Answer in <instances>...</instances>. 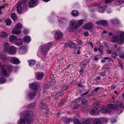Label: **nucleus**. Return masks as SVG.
Here are the masks:
<instances>
[{"instance_id": "f257e3e1", "label": "nucleus", "mask_w": 124, "mask_h": 124, "mask_svg": "<svg viewBox=\"0 0 124 124\" xmlns=\"http://www.w3.org/2000/svg\"><path fill=\"white\" fill-rule=\"evenodd\" d=\"M123 106V104L120 102L115 101L114 104H110L107 105L106 108H103L101 109V113H108L112 111V109H116L117 107H121Z\"/></svg>"}, {"instance_id": "f03ea898", "label": "nucleus", "mask_w": 124, "mask_h": 124, "mask_svg": "<svg viewBox=\"0 0 124 124\" xmlns=\"http://www.w3.org/2000/svg\"><path fill=\"white\" fill-rule=\"evenodd\" d=\"M24 117L21 119L20 124H25L26 123L30 124L34 119V116L31 111H28L24 114Z\"/></svg>"}, {"instance_id": "7ed1b4c3", "label": "nucleus", "mask_w": 124, "mask_h": 124, "mask_svg": "<svg viewBox=\"0 0 124 124\" xmlns=\"http://www.w3.org/2000/svg\"><path fill=\"white\" fill-rule=\"evenodd\" d=\"M118 36L114 35L112 37L110 42H117L119 44L124 43V32L119 31L118 32Z\"/></svg>"}, {"instance_id": "20e7f679", "label": "nucleus", "mask_w": 124, "mask_h": 124, "mask_svg": "<svg viewBox=\"0 0 124 124\" xmlns=\"http://www.w3.org/2000/svg\"><path fill=\"white\" fill-rule=\"evenodd\" d=\"M52 45V44L51 42H49L46 44L42 45L40 48V51L42 54L43 55H46Z\"/></svg>"}, {"instance_id": "39448f33", "label": "nucleus", "mask_w": 124, "mask_h": 124, "mask_svg": "<svg viewBox=\"0 0 124 124\" xmlns=\"http://www.w3.org/2000/svg\"><path fill=\"white\" fill-rule=\"evenodd\" d=\"M23 5L22 4H20L19 3L17 4V5L16 7L17 8V11L18 14H21L22 12V8H23Z\"/></svg>"}, {"instance_id": "423d86ee", "label": "nucleus", "mask_w": 124, "mask_h": 124, "mask_svg": "<svg viewBox=\"0 0 124 124\" xmlns=\"http://www.w3.org/2000/svg\"><path fill=\"white\" fill-rule=\"evenodd\" d=\"M16 51V48L13 46H11L8 50V53L10 54H15Z\"/></svg>"}, {"instance_id": "0eeeda50", "label": "nucleus", "mask_w": 124, "mask_h": 124, "mask_svg": "<svg viewBox=\"0 0 124 124\" xmlns=\"http://www.w3.org/2000/svg\"><path fill=\"white\" fill-rule=\"evenodd\" d=\"M38 2V1L37 0H30L28 3V6L30 8L33 7Z\"/></svg>"}, {"instance_id": "6e6552de", "label": "nucleus", "mask_w": 124, "mask_h": 124, "mask_svg": "<svg viewBox=\"0 0 124 124\" xmlns=\"http://www.w3.org/2000/svg\"><path fill=\"white\" fill-rule=\"evenodd\" d=\"M90 113L92 115H97L99 114V111L97 108H94L92 109Z\"/></svg>"}, {"instance_id": "1a4fd4ad", "label": "nucleus", "mask_w": 124, "mask_h": 124, "mask_svg": "<svg viewBox=\"0 0 124 124\" xmlns=\"http://www.w3.org/2000/svg\"><path fill=\"white\" fill-rule=\"evenodd\" d=\"M38 84L37 83H33L30 84V88L34 90H36L38 89Z\"/></svg>"}, {"instance_id": "9d476101", "label": "nucleus", "mask_w": 124, "mask_h": 124, "mask_svg": "<svg viewBox=\"0 0 124 124\" xmlns=\"http://www.w3.org/2000/svg\"><path fill=\"white\" fill-rule=\"evenodd\" d=\"M96 23L98 24H101L104 26H107L108 25V23L107 21L105 20L100 21L97 22Z\"/></svg>"}, {"instance_id": "9b49d317", "label": "nucleus", "mask_w": 124, "mask_h": 124, "mask_svg": "<svg viewBox=\"0 0 124 124\" xmlns=\"http://www.w3.org/2000/svg\"><path fill=\"white\" fill-rule=\"evenodd\" d=\"M63 36V33L60 31H57L55 35V37L57 39L61 38Z\"/></svg>"}, {"instance_id": "f8f14e48", "label": "nucleus", "mask_w": 124, "mask_h": 124, "mask_svg": "<svg viewBox=\"0 0 124 124\" xmlns=\"http://www.w3.org/2000/svg\"><path fill=\"white\" fill-rule=\"evenodd\" d=\"M11 62L13 64H17L19 63L20 61L19 60L16 58L12 57L11 59Z\"/></svg>"}, {"instance_id": "ddd939ff", "label": "nucleus", "mask_w": 124, "mask_h": 124, "mask_svg": "<svg viewBox=\"0 0 124 124\" xmlns=\"http://www.w3.org/2000/svg\"><path fill=\"white\" fill-rule=\"evenodd\" d=\"M93 25L91 23L87 24L85 25L82 26V27L83 29H85L89 30L93 26Z\"/></svg>"}, {"instance_id": "4468645a", "label": "nucleus", "mask_w": 124, "mask_h": 124, "mask_svg": "<svg viewBox=\"0 0 124 124\" xmlns=\"http://www.w3.org/2000/svg\"><path fill=\"white\" fill-rule=\"evenodd\" d=\"M27 48L25 46H23L19 48V51L20 54L25 53L26 51Z\"/></svg>"}, {"instance_id": "2eb2a0df", "label": "nucleus", "mask_w": 124, "mask_h": 124, "mask_svg": "<svg viewBox=\"0 0 124 124\" xmlns=\"http://www.w3.org/2000/svg\"><path fill=\"white\" fill-rule=\"evenodd\" d=\"M17 38V37L15 35H11L9 37V40L11 43L15 42Z\"/></svg>"}, {"instance_id": "dca6fc26", "label": "nucleus", "mask_w": 124, "mask_h": 124, "mask_svg": "<svg viewBox=\"0 0 124 124\" xmlns=\"http://www.w3.org/2000/svg\"><path fill=\"white\" fill-rule=\"evenodd\" d=\"M20 30L15 27L12 31V34H19L20 33Z\"/></svg>"}, {"instance_id": "f3484780", "label": "nucleus", "mask_w": 124, "mask_h": 124, "mask_svg": "<svg viewBox=\"0 0 124 124\" xmlns=\"http://www.w3.org/2000/svg\"><path fill=\"white\" fill-rule=\"evenodd\" d=\"M103 69H104L105 70V71L104 72H101L99 73V75L101 76L102 77H104L106 75V71H109V69L108 67L103 68Z\"/></svg>"}, {"instance_id": "a211bd4d", "label": "nucleus", "mask_w": 124, "mask_h": 124, "mask_svg": "<svg viewBox=\"0 0 124 124\" xmlns=\"http://www.w3.org/2000/svg\"><path fill=\"white\" fill-rule=\"evenodd\" d=\"M78 27V25H76L75 27H73L70 25L69 24V26L67 29V31L69 32H71L74 29H76Z\"/></svg>"}, {"instance_id": "6ab92c4d", "label": "nucleus", "mask_w": 124, "mask_h": 124, "mask_svg": "<svg viewBox=\"0 0 124 124\" xmlns=\"http://www.w3.org/2000/svg\"><path fill=\"white\" fill-rule=\"evenodd\" d=\"M15 42L16 45L18 46H20L22 44V40L20 38H17Z\"/></svg>"}, {"instance_id": "aec40b11", "label": "nucleus", "mask_w": 124, "mask_h": 124, "mask_svg": "<svg viewBox=\"0 0 124 124\" xmlns=\"http://www.w3.org/2000/svg\"><path fill=\"white\" fill-rule=\"evenodd\" d=\"M44 74L42 72H39L37 74L36 78L37 79L40 80L42 78Z\"/></svg>"}, {"instance_id": "412c9836", "label": "nucleus", "mask_w": 124, "mask_h": 124, "mask_svg": "<svg viewBox=\"0 0 124 124\" xmlns=\"http://www.w3.org/2000/svg\"><path fill=\"white\" fill-rule=\"evenodd\" d=\"M23 40L25 42L28 43L31 41V39L29 36H26L23 37Z\"/></svg>"}, {"instance_id": "4be33fe9", "label": "nucleus", "mask_w": 124, "mask_h": 124, "mask_svg": "<svg viewBox=\"0 0 124 124\" xmlns=\"http://www.w3.org/2000/svg\"><path fill=\"white\" fill-rule=\"evenodd\" d=\"M8 36V33L5 31L2 32L0 33V37L2 38H4Z\"/></svg>"}, {"instance_id": "5701e85b", "label": "nucleus", "mask_w": 124, "mask_h": 124, "mask_svg": "<svg viewBox=\"0 0 124 124\" xmlns=\"http://www.w3.org/2000/svg\"><path fill=\"white\" fill-rule=\"evenodd\" d=\"M91 122V120L89 119H84L82 121V124H90Z\"/></svg>"}, {"instance_id": "b1692460", "label": "nucleus", "mask_w": 124, "mask_h": 124, "mask_svg": "<svg viewBox=\"0 0 124 124\" xmlns=\"http://www.w3.org/2000/svg\"><path fill=\"white\" fill-rule=\"evenodd\" d=\"M39 107L40 109H45L46 108V105L45 104L41 102L39 105Z\"/></svg>"}, {"instance_id": "393cba45", "label": "nucleus", "mask_w": 124, "mask_h": 124, "mask_svg": "<svg viewBox=\"0 0 124 124\" xmlns=\"http://www.w3.org/2000/svg\"><path fill=\"white\" fill-rule=\"evenodd\" d=\"M36 94V91H33L31 92H30L29 93V97L30 98H32L35 97Z\"/></svg>"}, {"instance_id": "a878e982", "label": "nucleus", "mask_w": 124, "mask_h": 124, "mask_svg": "<svg viewBox=\"0 0 124 124\" xmlns=\"http://www.w3.org/2000/svg\"><path fill=\"white\" fill-rule=\"evenodd\" d=\"M6 25L9 26L12 23V21L9 18H6L5 21Z\"/></svg>"}, {"instance_id": "bb28decb", "label": "nucleus", "mask_w": 124, "mask_h": 124, "mask_svg": "<svg viewBox=\"0 0 124 124\" xmlns=\"http://www.w3.org/2000/svg\"><path fill=\"white\" fill-rule=\"evenodd\" d=\"M70 25L72 26L73 27H75L76 25H77L76 21L74 20H72L70 23Z\"/></svg>"}, {"instance_id": "cd10ccee", "label": "nucleus", "mask_w": 124, "mask_h": 124, "mask_svg": "<svg viewBox=\"0 0 124 124\" xmlns=\"http://www.w3.org/2000/svg\"><path fill=\"white\" fill-rule=\"evenodd\" d=\"M28 0H23L20 3V4H22L23 5L22 6H23V8H26L27 7V5L26 4V3L27 2Z\"/></svg>"}, {"instance_id": "c85d7f7f", "label": "nucleus", "mask_w": 124, "mask_h": 124, "mask_svg": "<svg viewBox=\"0 0 124 124\" xmlns=\"http://www.w3.org/2000/svg\"><path fill=\"white\" fill-rule=\"evenodd\" d=\"M111 22L114 25H116L119 23V21L117 19H115L112 20Z\"/></svg>"}, {"instance_id": "c756f323", "label": "nucleus", "mask_w": 124, "mask_h": 124, "mask_svg": "<svg viewBox=\"0 0 124 124\" xmlns=\"http://www.w3.org/2000/svg\"><path fill=\"white\" fill-rule=\"evenodd\" d=\"M124 3V0H119L115 2V4L117 5H120Z\"/></svg>"}, {"instance_id": "7c9ffc66", "label": "nucleus", "mask_w": 124, "mask_h": 124, "mask_svg": "<svg viewBox=\"0 0 124 124\" xmlns=\"http://www.w3.org/2000/svg\"><path fill=\"white\" fill-rule=\"evenodd\" d=\"M79 14V12L76 10H73L71 12L72 15L74 16H76L78 15Z\"/></svg>"}, {"instance_id": "2f4dec72", "label": "nucleus", "mask_w": 124, "mask_h": 124, "mask_svg": "<svg viewBox=\"0 0 124 124\" xmlns=\"http://www.w3.org/2000/svg\"><path fill=\"white\" fill-rule=\"evenodd\" d=\"M98 50L101 53L103 54L102 49H103V47L102 46L101 44H99L98 46Z\"/></svg>"}, {"instance_id": "473e14b6", "label": "nucleus", "mask_w": 124, "mask_h": 124, "mask_svg": "<svg viewBox=\"0 0 124 124\" xmlns=\"http://www.w3.org/2000/svg\"><path fill=\"white\" fill-rule=\"evenodd\" d=\"M106 8V7L105 6H103L99 8V10L100 12L102 13L105 11Z\"/></svg>"}, {"instance_id": "72a5a7b5", "label": "nucleus", "mask_w": 124, "mask_h": 124, "mask_svg": "<svg viewBox=\"0 0 124 124\" xmlns=\"http://www.w3.org/2000/svg\"><path fill=\"white\" fill-rule=\"evenodd\" d=\"M29 65L32 66L35 63V61L33 60H31L28 61Z\"/></svg>"}, {"instance_id": "f704fd0d", "label": "nucleus", "mask_w": 124, "mask_h": 124, "mask_svg": "<svg viewBox=\"0 0 124 124\" xmlns=\"http://www.w3.org/2000/svg\"><path fill=\"white\" fill-rule=\"evenodd\" d=\"M13 68V67L10 65H8L6 67V69L9 72H11L12 71V69Z\"/></svg>"}, {"instance_id": "c9c22d12", "label": "nucleus", "mask_w": 124, "mask_h": 124, "mask_svg": "<svg viewBox=\"0 0 124 124\" xmlns=\"http://www.w3.org/2000/svg\"><path fill=\"white\" fill-rule=\"evenodd\" d=\"M93 124H101L100 120L97 119H96L94 120L93 122Z\"/></svg>"}, {"instance_id": "e433bc0d", "label": "nucleus", "mask_w": 124, "mask_h": 124, "mask_svg": "<svg viewBox=\"0 0 124 124\" xmlns=\"http://www.w3.org/2000/svg\"><path fill=\"white\" fill-rule=\"evenodd\" d=\"M11 16V18L14 20H16L17 19V16L14 13H12Z\"/></svg>"}, {"instance_id": "4c0bfd02", "label": "nucleus", "mask_w": 124, "mask_h": 124, "mask_svg": "<svg viewBox=\"0 0 124 124\" xmlns=\"http://www.w3.org/2000/svg\"><path fill=\"white\" fill-rule=\"evenodd\" d=\"M73 122L75 124H81L79 120L77 118L75 119Z\"/></svg>"}, {"instance_id": "58836bf2", "label": "nucleus", "mask_w": 124, "mask_h": 124, "mask_svg": "<svg viewBox=\"0 0 124 124\" xmlns=\"http://www.w3.org/2000/svg\"><path fill=\"white\" fill-rule=\"evenodd\" d=\"M63 121L66 123L70 122L71 120V118H68L67 117H65L63 119Z\"/></svg>"}, {"instance_id": "ea45409f", "label": "nucleus", "mask_w": 124, "mask_h": 124, "mask_svg": "<svg viewBox=\"0 0 124 124\" xmlns=\"http://www.w3.org/2000/svg\"><path fill=\"white\" fill-rule=\"evenodd\" d=\"M68 45L72 47H74L75 46L76 44L72 42H70L68 43Z\"/></svg>"}, {"instance_id": "a19ab883", "label": "nucleus", "mask_w": 124, "mask_h": 124, "mask_svg": "<svg viewBox=\"0 0 124 124\" xmlns=\"http://www.w3.org/2000/svg\"><path fill=\"white\" fill-rule=\"evenodd\" d=\"M4 48L6 50H7L9 48V45L8 43L5 42L4 44Z\"/></svg>"}, {"instance_id": "79ce46f5", "label": "nucleus", "mask_w": 124, "mask_h": 124, "mask_svg": "<svg viewBox=\"0 0 124 124\" xmlns=\"http://www.w3.org/2000/svg\"><path fill=\"white\" fill-rule=\"evenodd\" d=\"M84 23V20H80L78 22L77 25H79L78 27L79 26L82 25Z\"/></svg>"}, {"instance_id": "37998d69", "label": "nucleus", "mask_w": 124, "mask_h": 124, "mask_svg": "<svg viewBox=\"0 0 124 124\" xmlns=\"http://www.w3.org/2000/svg\"><path fill=\"white\" fill-rule=\"evenodd\" d=\"M52 96L56 98L60 96L59 95V92L58 91L54 94V95H52Z\"/></svg>"}, {"instance_id": "c03bdc74", "label": "nucleus", "mask_w": 124, "mask_h": 124, "mask_svg": "<svg viewBox=\"0 0 124 124\" xmlns=\"http://www.w3.org/2000/svg\"><path fill=\"white\" fill-rule=\"evenodd\" d=\"M15 27L19 30L22 28V26L21 23H18L15 26Z\"/></svg>"}, {"instance_id": "a18cd8bd", "label": "nucleus", "mask_w": 124, "mask_h": 124, "mask_svg": "<svg viewBox=\"0 0 124 124\" xmlns=\"http://www.w3.org/2000/svg\"><path fill=\"white\" fill-rule=\"evenodd\" d=\"M79 48L76 47L74 49V52L76 54H79L80 53L79 51Z\"/></svg>"}, {"instance_id": "49530a36", "label": "nucleus", "mask_w": 124, "mask_h": 124, "mask_svg": "<svg viewBox=\"0 0 124 124\" xmlns=\"http://www.w3.org/2000/svg\"><path fill=\"white\" fill-rule=\"evenodd\" d=\"M1 71L3 74L5 76H7L8 75L7 72L5 69H3Z\"/></svg>"}, {"instance_id": "de8ad7c7", "label": "nucleus", "mask_w": 124, "mask_h": 124, "mask_svg": "<svg viewBox=\"0 0 124 124\" xmlns=\"http://www.w3.org/2000/svg\"><path fill=\"white\" fill-rule=\"evenodd\" d=\"M101 56H100L97 55H96L94 57V59L95 60V61H97L99 59H100V58Z\"/></svg>"}, {"instance_id": "09e8293b", "label": "nucleus", "mask_w": 124, "mask_h": 124, "mask_svg": "<svg viewBox=\"0 0 124 124\" xmlns=\"http://www.w3.org/2000/svg\"><path fill=\"white\" fill-rule=\"evenodd\" d=\"M6 80L4 78H0V83L3 84L5 82Z\"/></svg>"}, {"instance_id": "8fccbe9b", "label": "nucleus", "mask_w": 124, "mask_h": 124, "mask_svg": "<svg viewBox=\"0 0 124 124\" xmlns=\"http://www.w3.org/2000/svg\"><path fill=\"white\" fill-rule=\"evenodd\" d=\"M0 58L3 59H4L5 58V56L2 53H0Z\"/></svg>"}, {"instance_id": "3c124183", "label": "nucleus", "mask_w": 124, "mask_h": 124, "mask_svg": "<svg viewBox=\"0 0 124 124\" xmlns=\"http://www.w3.org/2000/svg\"><path fill=\"white\" fill-rule=\"evenodd\" d=\"M87 44L91 45V47L92 48H93V44L92 41H88L87 42Z\"/></svg>"}, {"instance_id": "603ef678", "label": "nucleus", "mask_w": 124, "mask_h": 124, "mask_svg": "<svg viewBox=\"0 0 124 124\" xmlns=\"http://www.w3.org/2000/svg\"><path fill=\"white\" fill-rule=\"evenodd\" d=\"M119 56L120 58H124V52H123L119 54Z\"/></svg>"}, {"instance_id": "864d4df0", "label": "nucleus", "mask_w": 124, "mask_h": 124, "mask_svg": "<svg viewBox=\"0 0 124 124\" xmlns=\"http://www.w3.org/2000/svg\"><path fill=\"white\" fill-rule=\"evenodd\" d=\"M99 89L100 88L99 87H97L95 89L94 91H93V92H92V93L93 94H95V93H94V92L97 91L99 90Z\"/></svg>"}, {"instance_id": "5fc2aeb1", "label": "nucleus", "mask_w": 124, "mask_h": 124, "mask_svg": "<svg viewBox=\"0 0 124 124\" xmlns=\"http://www.w3.org/2000/svg\"><path fill=\"white\" fill-rule=\"evenodd\" d=\"M82 103L84 104H86L87 103V101L86 100H84L82 101Z\"/></svg>"}, {"instance_id": "6e6d98bb", "label": "nucleus", "mask_w": 124, "mask_h": 124, "mask_svg": "<svg viewBox=\"0 0 124 124\" xmlns=\"http://www.w3.org/2000/svg\"><path fill=\"white\" fill-rule=\"evenodd\" d=\"M34 103H32L30 104L28 107L29 108H32L34 107Z\"/></svg>"}, {"instance_id": "4d7b16f0", "label": "nucleus", "mask_w": 124, "mask_h": 124, "mask_svg": "<svg viewBox=\"0 0 124 124\" xmlns=\"http://www.w3.org/2000/svg\"><path fill=\"white\" fill-rule=\"evenodd\" d=\"M118 55L115 53H113L111 54L112 57L114 58H115L116 57V56H117Z\"/></svg>"}, {"instance_id": "13d9d810", "label": "nucleus", "mask_w": 124, "mask_h": 124, "mask_svg": "<svg viewBox=\"0 0 124 124\" xmlns=\"http://www.w3.org/2000/svg\"><path fill=\"white\" fill-rule=\"evenodd\" d=\"M112 0H105V3H108L111 2Z\"/></svg>"}, {"instance_id": "bf43d9fd", "label": "nucleus", "mask_w": 124, "mask_h": 124, "mask_svg": "<svg viewBox=\"0 0 124 124\" xmlns=\"http://www.w3.org/2000/svg\"><path fill=\"white\" fill-rule=\"evenodd\" d=\"M54 79V76L52 74L50 75V79L51 80H53Z\"/></svg>"}, {"instance_id": "052dcab7", "label": "nucleus", "mask_w": 124, "mask_h": 124, "mask_svg": "<svg viewBox=\"0 0 124 124\" xmlns=\"http://www.w3.org/2000/svg\"><path fill=\"white\" fill-rule=\"evenodd\" d=\"M68 88L69 87L68 86H64L63 87V88L64 90H67Z\"/></svg>"}, {"instance_id": "680f3d73", "label": "nucleus", "mask_w": 124, "mask_h": 124, "mask_svg": "<svg viewBox=\"0 0 124 124\" xmlns=\"http://www.w3.org/2000/svg\"><path fill=\"white\" fill-rule=\"evenodd\" d=\"M80 106L79 105H77L73 107L72 108L73 109H77Z\"/></svg>"}, {"instance_id": "e2e57ef3", "label": "nucleus", "mask_w": 124, "mask_h": 124, "mask_svg": "<svg viewBox=\"0 0 124 124\" xmlns=\"http://www.w3.org/2000/svg\"><path fill=\"white\" fill-rule=\"evenodd\" d=\"M5 6H1L0 7V15L2 14V13L1 11H0V10L2 8H3L4 7H5Z\"/></svg>"}, {"instance_id": "0e129e2a", "label": "nucleus", "mask_w": 124, "mask_h": 124, "mask_svg": "<svg viewBox=\"0 0 124 124\" xmlns=\"http://www.w3.org/2000/svg\"><path fill=\"white\" fill-rule=\"evenodd\" d=\"M63 94V91L62 92H59V95L60 96H62Z\"/></svg>"}, {"instance_id": "69168bd1", "label": "nucleus", "mask_w": 124, "mask_h": 124, "mask_svg": "<svg viewBox=\"0 0 124 124\" xmlns=\"http://www.w3.org/2000/svg\"><path fill=\"white\" fill-rule=\"evenodd\" d=\"M66 21V20L65 19H64L63 18L61 20H60L61 22H65ZM60 21H59V22H60Z\"/></svg>"}, {"instance_id": "338daca9", "label": "nucleus", "mask_w": 124, "mask_h": 124, "mask_svg": "<svg viewBox=\"0 0 124 124\" xmlns=\"http://www.w3.org/2000/svg\"><path fill=\"white\" fill-rule=\"evenodd\" d=\"M84 34L86 36H88L89 35L88 33L87 32H85L84 33Z\"/></svg>"}, {"instance_id": "774afa93", "label": "nucleus", "mask_w": 124, "mask_h": 124, "mask_svg": "<svg viewBox=\"0 0 124 124\" xmlns=\"http://www.w3.org/2000/svg\"><path fill=\"white\" fill-rule=\"evenodd\" d=\"M96 79L98 80H100L101 79V77L99 76H97V77Z\"/></svg>"}]
</instances>
